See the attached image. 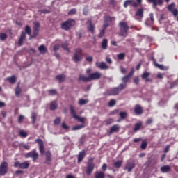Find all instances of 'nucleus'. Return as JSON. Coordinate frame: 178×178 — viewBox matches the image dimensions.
<instances>
[{
    "label": "nucleus",
    "instance_id": "nucleus-56",
    "mask_svg": "<svg viewBox=\"0 0 178 178\" xmlns=\"http://www.w3.org/2000/svg\"><path fill=\"white\" fill-rule=\"evenodd\" d=\"M76 12L77 10H76V8H72L68 12V15H76Z\"/></svg>",
    "mask_w": 178,
    "mask_h": 178
},
{
    "label": "nucleus",
    "instance_id": "nucleus-49",
    "mask_svg": "<svg viewBox=\"0 0 178 178\" xmlns=\"http://www.w3.org/2000/svg\"><path fill=\"white\" fill-rule=\"evenodd\" d=\"M113 123V119L109 118L105 121L106 126H109V124H112Z\"/></svg>",
    "mask_w": 178,
    "mask_h": 178
},
{
    "label": "nucleus",
    "instance_id": "nucleus-50",
    "mask_svg": "<svg viewBox=\"0 0 178 178\" xmlns=\"http://www.w3.org/2000/svg\"><path fill=\"white\" fill-rule=\"evenodd\" d=\"M120 116L121 119H126V118L127 117V112H120Z\"/></svg>",
    "mask_w": 178,
    "mask_h": 178
},
{
    "label": "nucleus",
    "instance_id": "nucleus-16",
    "mask_svg": "<svg viewBox=\"0 0 178 178\" xmlns=\"http://www.w3.org/2000/svg\"><path fill=\"white\" fill-rule=\"evenodd\" d=\"M45 155L46 161L44 163H46V165H51V162H52V153H51L49 151H47L45 152Z\"/></svg>",
    "mask_w": 178,
    "mask_h": 178
},
{
    "label": "nucleus",
    "instance_id": "nucleus-46",
    "mask_svg": "<svg viewBox=\"0 0 178 178\" xmlns=\"http://www.w3.org/2000/svg\"><path fill=\"white\" fill-rule=\"evenodd\" d=\"M95 30V28L93 26L92 24H91V21H90V25L88 26V31L93 33Z\"/></svg>",
    "mask_w": 178,
    "mask_h": 178
},
{
    "label": "nucleus",
    "instance_id": "nucleus-55",
    "mask_svg": "<svg viewBox=\"0 0 178 178\" xmlns=\"http://www.w3.org/2000/svg\"><path fill=\"white\" fill-rule=\"evenodd\" d=\"M23 120H24V117L23 115H20L18 117V123H23Z\"/></svg>",
    "mask_w": 178,
    "mask_h": 178
},
{
    "label": "nucleus",
    "instance_id": "nucleus-57",
    "mask_svg": "<svg viewBox=\"0 0 178 178\" xmlns=\"http://www.w3.org/2000/svg\"><path fill=\"white\" fill-rule=\"evenodd\" d=\"M118 58L120 60L124 59V53H121L118 55Z\"/></svg>",
    "mask_w": 178,
    "mask_h": 178
},
{
    "label": "nucleus",
    "instance_id": "nucleus-48",
    "mask_svg": "<svg viewBox=\"0 0 178 178\" xmlns=\"http://www.w3.org/2000/svg\"><path fill=\"white\" fill-rule=\"evenodd\" d=\"M115 105H116V100L115 99H111L108 102V106L110 107L115 106Z\"/></svg>",
    "mask_w": 178,
    "mask_h": 178
},
{
    "label": "nucleus",
    "instance_id": "nucleus-59",
    "mask_svg": "<svg viewBox=\"0 0 178 178\" xmlns=\"http://www.w3.org/2000/svg\"><path fill=\"white\" fill-rule=\"evenodd\" d=\"M39 13H49V10L44 9V10H39Z\"/></svg>",
    "mask_w": 178,
    "mask_h": 178
},
{
    "label": "nucleus",
    "instance_id": "nucleus-60",
    "mask_svg": "<svg viewBox=\"0 0 178 178\" xmlns=\"http://www.w3.org/2000/svg\"><path fill=\"white\" fill-rule=\"evenodd\" d=\"M134 83H135L136 85L140 84V79H138V77H135L134 79Z\"/></svg>",
    "mask_w": 178,
    "mask_h": 178
},
{
    "label": "nucleus",
    "instance_id": "nucleus-21",
    "mask_svg": "<svg viewBox=\"0 0 178 178\" xmlns=\"http://www.w3.org/2000/svg\"><path fill=\"white\" fill-rule=\"evenodd\" d=\"M161 171L162 173H170L172 172V167L170 165H163L161 167Z\"/></svg>",
    "mask_w": 178,
    "mask_h": 178
},
{
    "label": "nucleus",
    "instance_id": "nucleus-35",
    "mask_svg": "<svg viewBox=\"0 0 178 178\" xmlns=\"http://www.w3.org/2000/svg\"><path fill=\"white\" fill-rule=\"evenodd\" d=\"M149 17H150V20H151V22L150 23H148L147 21L145 22V25L146 26H149V24H154V13H151L149 14Z\"/></svg>",
    "mask_w": 178,
    "mask_h": 178
},
{
    "label": "nucleus",
    "instance_id": "nucleus-41",
    "mask_svg": "<svg viewBox=\"0 0 178 178\" xmlns=\"http://www.w3.org/2000/svg\"><path fill=\"white\" fill-rule=\"evenodd\" d=\"M8 38V35L5 33H0V41H5Z\"/></svg>",
    "mask_w": 178,
    "mask_h": 178
},
{
    "label": "nucleus",
    "instance_id": "nucleus-34",
    "mask_svg": "<svg viewBox=\"0 0 178 178\" xmlns=\"http://www.w3.org/2000/svg\"><path fill=\"white\" fill-rule=\"evenodd\" d=\"M102 49H108V39H104L102 42Z\"/></svg>",
    "mask_w": 178,
    "mask_h": 178
},
{
    "label": "nucleus",
    "instance_id": "nucleus-15",
    "mask_svg": "<svg viewBox=\"0 0 178 178\" xmlns=\"http://www.w3.org/2000/svg\"><path fill=\"white\" fill-rule=\"evenodd\" d=\"M120 130V127L119 124H114L110 128L108 136H111V134H113V133H119Z\"/></svg>",
    "mask_w": 178,
    "mask_h": 178
},
{
    "label": "nucleus",
    "instance_id": "nucleus-28",
    "mask_svg": "<svg viewBox=\"0 0 178 178\" xmlns=\"http://www.w3.org/2000/svg\"><path fill=\"white\" fill-rule=\"evenodd\" d=\"M38 51L40 54H42V55H44V54H47V47H45V45L44 44H42L38 47Z\"/></svg>",
    "mask_w": 178,
    "mask_h": 178
},
{
    "label": "nucleus",
    "instance_id": "nucleus-37",
    "mask_svg": "<svg viewBox=\"0 0 178 178\" xmlns=\"http://www.w3.org/2000/svg\"><path fill=\"white\" fill-rule=\"evenodd\" d=\"M69 46V43H67V42H65V43H63L62 44V48H63V49L65 51H66V52H70V50L69 49V47H67Z\"/></svg>",
    "mask_w": 178,
    "mask_h": 178
},
{
    "label": "nucleus",
    "instance_id": "nucleus-44",
    "mask_svg": "<svg viewBox=\"0 0 178 178\" xmlns=\"http://www.w3.org/2000/svg\"><path fill=\"white\" fill-rule=\"evenodd\" d=\"M78 104L79 105H86V104H88V99H80Z\"/></svg>",
    "mask_w": 178,
    "mask_h": 178
},
{
    "label": "nucleus",
    "instance_id": "nucleus-10",
    "mask_svg": "<svg viewBox=\"0 0 178 178\" xmlns=\"http://www.w3.org/2000/svg\"><path fill=\"white\" fill-rule=\"evenodd\" d=\"M8 162L3 161L0 165V175L5 176L8 173Z\"/></svg>",
    "mask_w": 178,
    "mask_h": 178
},
{
    "label": "nucleus",
    "instance_id": "nucleus-23",
    "mask_svg": "<svg viewBox=\"0 0 178 178\" xmlns=\"http://www.w3.org/2000/svg\"><path fill=\"white\" fill-rule=\"evenodd\" d=\"M134 112H135L136 115H142L143 108H141V106L136 104L134 108Z\"/></svg>",
    "mask_w": 178,
    "mask_h": 178
},
{
    "label": "nucleus",
    "instance_id": "nucleus-6",
    "mask_svg": "<svg viewBox=\"0 0 178 178\" xmlns=\"http://www.w3.org/2000/svg\"><path fill=\"white\" fill-rule=\"evenodd\" d=\"M94 159H90L88 160V164H87V168H86V174L90 176L91 173H92V171L94 170V168L95 167V165L94 164Z\"/></svg>",
    "mask_w": 178,
    "mask_h": 178
},
{
    "label": "nucleus",
    "instance_id": "nucleus-58",
    "mask_svg": "<svg viewBox=\"0 0 178 178\" xmlns=\"http://www.w3.org/2000/svg\"><path fill=\"white\" fill-rule=\"evenodd\" d=\"M22 147L23 148H24V149H26V151H29V149H30V147H31V146L27 144H23Z\"/></svg>",
    "mask_w": 178,
    "mask_h": 178
},
{
    "label": "nucleus",
    "instance_id": "nucleus-5",
    "mask_svg": "<svg viewBox=\"0 0 178 178\" xmlns=\"http://www.w3.org/2000/svg\"><path fill=\"white\" fill-rule=\"evenodd\" d=\"M134 168H136V162L133 161H127L124 168V170H126L127 172H128V173H130L131 172L133 169H134Z\"/></svg>",
    "mask_w": 178,
    "mask_h": 178
},
{
    "label": "nucleus",
    "instance_id": "nucleus-8",
    "mask_svg": "<svg viewBox=\"0 0 178 178\" xmlns=\"http://www.w3.org/2000/svg\"><path fill=\"white\" fill-rule=\"evenodd\" d=\"M14 168H19V169H29V168H30V163L27 161L24 163L15 161L14 163Z\"/></svg>",
    "mask_w": 178,
    "mask_h": 178
},
{
    "label": "nucleus",
    "instance_id": "nucleus-32",
    "mask_svg": "<svg viewBox=\"0 0 178 178\" xmlns=\"http://www.w3.org/2000/svg\"><path fill=\"white\" fill-rule=\"evenodd\" d=\"M95 178H105V173L101 171H97L95 172Z\"/></svg>",
    "mask_w": 178,
    "mask_h": 178
},
{
    "label": "nucleus",
    "instance_id": "nucleus-25",
    "mask_svg": "<svg viewBox=\"0 0 178 178\" xmlns=\"http://www.w3.org/2000/svg\"><path fill=\"white\" fill-rule=\"evenodd\" d=\"M79 80L81 81H84V83H88V81H91L90 79V75L88 76H86L85 75L80 74Z\"/></svg>",
    "mask_w": 178,
    "mask_h": 178
},
{
    "label": "nucleus",
    "instance_id": "nucleus-24",
    "mask_svg": "<svg viewBox=\"0 0 178 178\" xmlns=\"http://www.w3.org/2000/svg\"><path fill=\"white\" fill-rule=\"evenodd\" d=\"M24 40H26V33L22 32L19 40L18 41L19 47H22V45H23V42L24 41Z\"/></svg>",
    "mask_w": 178,
    "mask_h": 178
},
{
    "label": "nucleus",
    "instance_id": "nucleus-43",
    "mask_svg": "<svg viewBox=\"0 0 178 178\" xmlns=\"http://www.w3.org/2000/svg\"><path fill=\"white\" fill-rule=\"evenodd\" d=\"M31 119H32L33 124H35V122L37 120V113H32Z\"/></svg>",
    "mask_w": 178,
    "mask_h": 178
},
{
    "label": "nucleus",
    "instance_id": "nucleus-39",
    "mask_svg": "<svg viewBox=\"0 0 178 178\" xmlns=\"http://www.w3.org/2000/svg\"><path fill=\"white\" fill-rule=\"evenodd\" d=\"M7 80H8L11 84H15V83H16V76H12L10 77H8Z\"/></svg>",
    "mask_w": 178,
    "mask_h": 178
},
{
    "label": "nucleus",
    "instance_id": "nucleus-13",
    "mask_svg": "<svg viewBox=\"0 0 178 178\" xmlns=\"http://www.w3.org/2000/svg\"><path fill=\"white\" fill-rule=\"evenodd\" d=\"M102 76V74L98 72L89 74V78L90 81H92V80H99V79H101Z\"/></svg>",
    "mask_w": 178,
    "mask_h": 178
},
{
    "label": "nucleus",
    "instance_id": "nucleus-54",
    "mask_svg": "<svg viewBox=\"0 0 178 178\" xmlns=\"http://www.w3.org/2000/svg\"><path fill=\"white\" fill-rule=\"evenodd\" d=\"M129 5H131V0H127L124 1V8H127V6H129Z\"/></svg>",
    "mask_w": 178,
    "mask_h": 178
},
{
    "label": "nucleus",
    "instance_id": "nucleus-30",
    "mask_svg": "<svg viewBox=\"0 0 178 178\" xmlns=\"http://www.w3.org/2000/svg\"><path fill=\"white\" fill-rule=\"evenodd\" d=\"M143 126V122L139 121L138 123L135 124L134 131H138L141 129V127Z\"/></svg>",
    "mask_w": 178,
    "mask_h": 178
},
{
    "label": "nucleus",
    "instance_id": "nucleus-45",
    "mask_svg": "<svg viewBox=\"0 0 178 178\" xmlns=\"http://www.w3.org/2000/svg\"><path fill=\"white\" fill-rule=\"evenodd\" d=\"M25 33L28 34V35H31V28L29 26H26Z\"/></svg>",
    "mask_w": 178,
    "mask_h": 178
},
{
    "label": "nucleus",
    "instance_id": "nucleus-51",
    "mask_svg": "<svg viewBox=\"0 0 178 178\" xmlns=\"http://www.w3.org/2000/svg\"><path fill=\"white\" fill-rule=\"evenodd\" d=\"M131 6L137 8V6H138V3H137V1H136V0H131Z\"/></svg>",
    "mask_w": 178,
    "mask_h": 178
},
{
    "label": "nucleus",
    "instance_id": "nucleus-31",
    "mask_svg": "<svg viewBox=\"0 0 178 178\" xmlns=\"http://www.w3.org/2000/svg\"><path fill=\"white\" fill-rule=\"evenodd\" d=\"M58 108V102L56 101H53L50 104V110L55 111Z\"/></svg>",
    "mask_w": 178,
    "mask_h": 178
},
{
    "label": "nucleus",
    "instance_id": "nucleus-22",
    "mask_svg": "<svg viewBox=\"0 0 178 178\" xmlns=\"http://www.w3.org/2000/svg\"><path fill=\"white\" fill-rule=\"evenodd\" d=\"M152 60L154 62V66H156V67H158V69H160L161 70H168V67H165L163 65L158 64L155 58H152Z\"/></svg>",
    "mask_w": 178,
    "mask_h": 178
},
{
    "label": "nucleus",
    "instance_id": "nucleus-7",
    "mask_svg": "<svg viewBox=\"0 0 178 178\" xmlns=\"http://www.w3.org/2000/svg\"><path fill=\"white\" fill-rule=\"evenodd\" d=\"M25 158H32L33 161H35L38 159V153L35 149L25 154Z\"/></svg>",
    "mask_w": 178,
    "mask_h": 178
},
{
    "label": "nucleus",
    "instance_id": "nucleus-11",
    "mask_svg": "<svg viewBox=\"0 0 178 178\" xmlns=\"http://www.w3.org/2000/svg\"><path fill=\"white\" fill-rule=\"evenodd\" d=\"M112 20L111 17H108L105 20L104 24V29L100 31V33L99 34V38H102V37L105 34V29L111 24V22Z\"/></svg>",
    "mask_w": 178,
    "mask_h": 178
},
{
    "label": "nucleus",
    "instance_id": "nucleus-12",
    "mask_svg": "<svg viewBox=\"0 0 178 178\" xmlns=\"http://www.w3.org/2000/svg\"><path fill=\"white\" fill-rule=\"evenodd\" d=\"M34 26H33V34L31 36L33 38L37 37L38 35V33H40V22L35 21L33 22Z\"/></svg>",
    "mask_w": 178,
    "mask_h": 178
},
{
    "label": "nucleus",
    "instance_id": "nucleus-3",
    "mask_svg": "<svg viewBox=\"0 0 178 178\" xmlns=\"http://www.w3.org/2000/svg\"><path fill=\"white\" fill-rule=\"evenodd\" d=\"M70 111L74 119H76V120H79V122H81V123H86V118L80 117L76 115V110L74 109V106H73V105L70 106Z\"/></svg>",
    "mask_w": 178,
    "mask_h": 178
},
{
    "label": "nucleus",
    "instance_id": "nucleus-63",
    "mask_svg": "<svg viewBox=\"0 0 178 178\" xmlns=\"http://www.w3.org/2000/svg\"><path fill=\"white\" fill-rule=\"evenodd\" d=\"M86 60H87V62H92V56H88L86 58Z\"/></svg>",
    "mask_w": 178,
    "mask_h": 178
},
{
    "label": "nucleus",
    "instance_id": "nucleus-47",
    "mask_svg": "<svg viewBox=\"0 0 178 178\" xmlns=\"http://www.w3.org/2000/svg\"><path fill=\"white\" fill-rule=\"evenodd\" d=\"M19 136H21V137H23L24 138H26V137H27V132L21 130L19 131Z\"/></svg>",
    "mask_w": 178,
    "mask_h": 178
},
{
    "label": "nucleus",
    "instance_id": "nucleus-2",
    "mask_svg": "<svg viewBox=\"0 0 178 178\" xmlns=\"http://www.w3.org/2000/svg\"><path fill=\"white\" fill-rule=\"evenodd\" d=\"M75 25L76 21L74 19H69L62 24L61 29H63V30H65V31H69V30Z\"/></svg>",
    "mask_w": 178,
    "mask_h": 178
},
{
    "label": "nucleus",
    "instance_id": "nucleus-26",
    "mask_svg": "<svg viewBox=\"0 0 178 178\" xmlns=\"http://www.w3.org/2000/svg\"><path fill=\"white\" fill-rule=\"evenodd\" d=\"M84 156H86V151L82 150L81 152H79L78 155V162L80 163L83 159H84Z\"/></svg>",
    "mask_w": 178,
    "mask_h": 178
},
{
    "label": "nucleus",
    "instance_id": "nucleus-38",
    "mask_svg": "<svg viewBox=\"0 0 178 178\" xmlns=\"http://www.w3.org/2000/svg\"><path fill=\"white\" fill-rule=\"evenodd\" d=\"M122 163H123V161H118L113 163V166L114 168H119L122 167Z\"/></svg>",
    "mask_w": 178,
    "mask_h": 178
},
{
    "label": "nucleus",
    "instance_id": "nucleus-17",
    "mask_svg": "<svg viewBox=\"0 0 178 178\" xmlns=\"http://www.w3.org/2000/svg\"><path fill=\"white\" fill-rule=\"evenodd\" d=\"M96 66L102 70H107V69H109V66H108L105 62L96 63Z\"/></svg>",
    "mask_w": 178,
    "mask_h": 178
},
{
    "label": "nucleus",
    "instance_id": "nucleus-42",
    "mask_svg": "<svg viewBox=\"0 0 178 178\" xmlns=\"http://www.w3.org/2000/svg\"><path fill=\"white\" fill-rule=\"evenodd\" d=\"M85 127L86 126L84 124L76 125V126L72 127V130L73 131L81 130V129H84Z\"/></svg>",
    "mask_w": 178,
    "mask_h": 178
},
{
    "label": "nucleus",
    "instance_id": "nucleus-64",
    "mask_svg": "<svg viewBox=\"0 0 178 178\" xmlns=\"http://www.w3.org/2000/svg\"><path fill=\"white\" fill-rule=\"evenodd\" d=\"M106 62H107V63H109L111 65L112 63V59H111V58L109 57H106Z\"/></svg>",
    "mask_w": 178,
    "mask_h": 178
},
{
    "label": "nucleus",
    "instance_id": "nucleus-1",
    "mask_svg": "<svg viewBox=\"0 0 178 178\" xmlns=\"http://www.w3.org/2000/svg\"><path fill=\"white\" fill-rule=\"evenodd\" d=\"M118 27L120 29V31L118 33L119 37H123V38H126V37H127L129 29L127 22H124L123 21L120 22L118 24Z\"/></svg>",
    "mask_w": 178,
    "mask_h": 178
},
{
    "label": "nucleus",
    "instance_id": "nucleus-9",
    "mask_svg": "<svg viewBox=\"0 0 178 178\" xmlns=\"http://www.w3.org/2000/svg\"><path fill=\"white\" fill-rule=\"evenodd\" d=\"M35 143L38 144L39 145V151L41 155H44L45 154V147L44 146V141L41 138H37L35 140Z\"/></svg>",
    "mask_w": 178,
    "mask_h": 178
},
{
    "label": "nucleus",
    "instance_id": "nucleus-20",
    "mask_svg": "<svg viewBox=\"0 0 178 178\" xmlns=\"http://www.w3.org/2000/svg\"><path fill=\"white\" fill-rule=\"evenodd\" d=\"M148 2L153 3V8L155 9L158 5H162L163 3V0H147Z\"/></svg>",
    "mask_w": 178,
    "mask_h": 178
},
{
    "label": "nucleus",
    "instance_id": "nucleus-62",
    "mask_svg": "<svg viewBox=\"0 0 178 178\" xmlns=\"http://www.w3.org/2000/svg\"><path fill=\"white\" fill-rule=\"evenodd\" d=\"M62 127L64 130H67L69 129V126H67L65 122H63Z\"/></svg>",
    "mask_w": 178,
    "mask_h": 178
},
{
    "label": "nucleus",
    "instance_id": "nucleus-53",
    "mask_svg": "<svg viewBox=\"0 0 178 178\" xmlns=\"http://www.w3.org/2000/svg\"><path fill=\"white\" fill-rule=\"evenodd\" d=\"M49 95H56V90L55 89L49 90Z\"/></svg>",
    "mask_w": 178,
    "mask_h": 178
},
{
    "label": "nucleus",
    "instance_id": "nucleus-14",
    "mask_svg": "<svg viewBox=\"0 0 178 178\" xmlns=\"http://www.w3.org/2000/svg\"><path fill=\"white\" fill-rule=\"evenodd\" d=\"M175 3H172L170 4V5H168V9L169 12H171V13H172V15L175 17H176L178 15V10H177V9H176L175 8Z\"/></svg>",
    "mask_w": 178,
    "mask_h": 178
},
{
    "label": "nucleus",
    "instance_id": "nucleus-36",
    "mask_svg": "<svg viewBox=\"0 0 178 178\" xmlns=\"http://www.w3.org/2000/svg\"><path fill=\"white\" fill-rule=\"evenodd\" d=\"M130 77H131V76H129V74L122 77V81L123 83L127 84V83H129V80H130Z\"/></svg>",
    "mask_w": 178,
    "mask_h": 178
},
{
    "label": "nucleus",
    "instance_id": "nucleus-33",
    "mask_svg": "<svg viewBox=\"0 0 178 178\" xmlns=\"http://www.w3.org/2000/svg\"><path fill=\"white\" fill-rule=\"evenodd\" d=\"M15 95L17 98H20V97H22V88L19 86H17L15 88Z\"/></svg>",
    "mask_w": 178,
    "mask_h": 178
},
{
    "label": "nucleus",
    "instance_id": "nucleus-61",
    "mask_svg": "<svg viewBox=\"0 0 178 178\" xmlns=\"http://www.w3.org/2000/svg\"><path fill=\"white\" fill-rule=\"evenodd\" d=\"M60 124V118H57L54 120V124Z\"/></svg>",
    "mask_w": 178,
    "mask_h": 178
},
{
    "label": "nucleus",
    "instance_id": "nucleus-40",
    "mask_svg": "<svg viewBox=\"0 0 178 178\" xmlns=\"http://www.w3.org/2000/svg\"><path fill=\"white\" fill-rule=\"evenodd\" d=\"M126 87H127V84L126 83H120L118 87H117V88H118L119 91H123V90H124V88H126Z\"/></svg>",
    "mask_w": 178,
    "mask_h": 178
},
{
    "label": "nucleus",
    "instance_id": "nucleus-4",
    "mask_svg": "<svg viewBox=\"0 0 178 178\" xmlns=\"http://www.w3.org/2000/svg\"><path fill=\"white\" fill-rule=\"evenodd\" d=\"M82 51L83 50L80 48L76 49L74 56L72 57L74 62L76 63H77V62H81L83 58V54H81Z\"/></svg>",
    "mask_w": 178,
    "mask_h": 178
},
{
    "label": "nucleus",
    "instance_id": "nucleus-27",
    "mask_svg": "<svg viewBox=\"0 0 178 178\" xmlns=\"http://www.w3.org/2000/svg\"><path fill=\"white\" fill-rule=\"evenodd\" d=\"M120 92V90H119V88L115 87L110 90L109 95H118Z\"/></svg>",
    "mask_w": 178,
    "mask_h": 178
},
{
    "label": "nucleus",
    "instance_id": "nucleus-18",
    "mask_svg": "<svg viewBox=\"0 0 178 178\" xmlns=\"http://www.w3.org/2000/svg\"><path fill=\"white\" fill-rule=\"evenodd\" d=\"M149 76H151V73L148 72H144L141 75L143 80H145L146 83H151V79H149Z\"/></svg>",
    "mask_w": 178,
    "mask_h": 178
},
{
    "label": "nucleus",
    "instance_id": "nucleus-52",
    "mask_svg": "<svg viewBox=\"0 0 178 178\" xmlns=\"http://www.w3.org/2000/svg\"><path fill=\"white\" fill-rule=\"evenodd\" d=\"M147 143L145 141H143L140 145L141 149H145L147 148Z\"/></svg>",
    "mask_w": 178,
    "mask_h": 178
},
{
    "label": "nucleus",
    "instance_id": "nucleus-29",
    "mask_svg": "<svg viewBox=\"0 0 178 178\" xmlns=\"http://www.w3.org/2000/svg\"><path fill=\"white\" fill-rule=\"evenodd\" d=\"M56 79L58 80L59 83H63L66 80V76L65 74H59L56 76Z\"/></svg>",
    "mask_w": 178,
    "mask_h": 178
},
{
    "label": "nucleus",
    "instance_id": "nucleus-19",
    "mask_svg": "<svg viewBox=\"0 0 178 178\" xmlns=\"http://www.w3.org/2000/svg\"><path fill=\"white\" fill-rule=\"evenodd\" d=\"M135 16L136 17H140L138 21L141 22V19H143V17H144V10L142 8L138 9V10L136 11V13L135 14Z\"/></svg>",
    "mask_w": 178,
    "mask_h": 178
}]
</instances>
